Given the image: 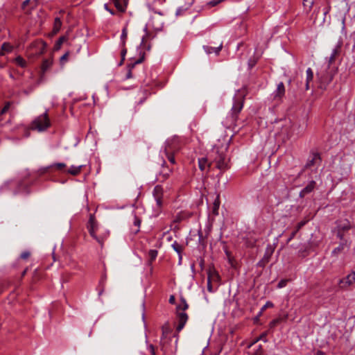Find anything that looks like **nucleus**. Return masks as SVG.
<instances>
[{
  "mask_svg": "<svg viewBox=\"0 0 355 355\" xmlns=\"http://www.w3.org/2000/svg\"><path fill=\"white\" fill-rule=\"evenodd\" d=\"M314 3V0H303V5L305 8L310 10Z\"/></svg>",
  "mask_w": 355,
  "mask_h": 355,
  "instance_id": "nucleus-40",
  "label": "nucleus"
},
{
  "mask_svg": "<svg viewBox=\"0 0 355 355\" xmlns=\"http://www.w3.org/2000/svg\"><path fill=\"white\" fill-rule=\"evenodd\" d=\"M148 350L151 355H156L154 346L153 345H150L148 346Z\"/></svg>",
  "mask_w": 355,
  "mask_h": 355,
  "instance_id": "nucleus-56",
  "label": "nucleus"
},
{
  "mask_svg": "<svg viewBox=\"0 0 355 355\" xmlns=\"http://www.w3.org/2000/svg\"><path fill=\"white\" fill-rule=\"evenodd\" d=\"M269 258H270V255L268 254H265L264 259L266 260V261H268Z\"/></svg>",
  "mask_w": 355,
  "mask_h": 355,
  "instance_id": "nucleus-64",
  "label": "nucleus"
},
{
  "mask_svg": "<svg viewBox=\"0 0 355 355\" xmlns=\"http://www.w3.org/2000/svg\"><path fill=\"white\" fill-rule=\"evenodd\" d=\"M37 178V175L31 174L21 181H6L0 187V193L11 191L13 196L28 195L32 192L31 187L36 186Z\"/></svg>",
  "mask_w": 355,
  "mask_h": 355,
  "instance_id": "nucleus-1",
  "label": "nucleus"
},
{
  "mask_svg": "<svg viewBox=\"0 0 355 355\" xmlns=\"http://www.w3.org/2000/svg\"><path fill=\"white\" fill-rule=\"evenodd\" d=\"M157 256V251L156 250H150L148 252V257L150 261H153Z\"/></svg>",
  "mask_w": 355,
  "mask_h": 355,
  "instance_id": "nucleus-41",
  "label": "nucleus"
},
{
  "mask_svg": "<svg viewBox=\"0 0 355 355\" xmlns=\"http://www.w3.org/2000/svg\"><path fill=\"white\" fill-rule=\"evenodd\" d=\"M9 107H10V103H8L1 110V114H4L6 113L8 110H9Z\"/></svg>",
  "mask_w": 355,
  "mask_h": 355,
  "instance_id": "nucleus-57",
  "label": "nucleus"
},
{
  "mask_svg": "<svg viewBox=\"0 0 355 355\" xmlns=\"http://www.w3.org/2000/svg\"><path fill=\"white\" fill-rule=\"evenodd\" d=\"M207 289L209 292H213L211 282L209 276L208 277V280H207Z\"/></svg>",
  "mask_w": 355,
  "mask_h": 355,
  "instance_id": "nucleus-55",
  "label": "nucleus"
},
{
  "mask_svg": "<svg viewBox=\"0 0 355 355\" xmlns=\"http://www.w3.org/2000/svg\"><path fill=\"white\" fill-rule=\"evenodd\" d=\"M355 282V271L352 270L345 278L340 279L338 281V286L340 289H346Z\"/></svg>",
  "mask_w": 355,
  "mask_h": 355,
  "instance_id": "nucleus-11",
  "label": "nucleus"
},
{
  "mask_svg": "<svg viewBox=\"0 0 355 355\" xmlns=\"http://www.w3.org/2000/svg\"><path fill=\"white\" fill-rule=\"evenodd\" d=\"M280 322V319H274L269 323V327L270 329L274 328L279 322Z\"/></svg>",
  "mask_w": 355,
  "mask_h": 355,
  "instance_id": "nucleus-45",
  "label": "nucleus"
},
{
  "mask_svg": "<svg viewBox=\"0 0 355 355\" xmlns=\"http://www.w3.org/2000/svg\"><path fill=\"white\" fill-rule=\"evenodd\" d=\"M293 128L294 127L292 126L290 130L287 132V135H286V137L288 139L292 138L293 136H294V133H293Z\"/></svg>",
  "mask_w": 355,
  "mask_h": 355,
  "instance_id": "nucleus-50",
  "label": "nucleus"
},
{
  "mask_svg": "<svg viewBox=\"0 0 355 355\" xmlns=\"http://www.w3.org/2000/svg\"><path fill=\"white\" fill-rule=\"evenodd\" d=\"M223 48V44L221 43L217 47H213L208 45H204L203 49L206 52L207 54H211V53H215V55H218L221 49Z\"/></svg>",
  "mask_w": 355,
  "mask_h": 355,
  "instance_id": "nucleus-20",
  "label": "nucleus"
},
{
  "mask_svg": "<svg viewBox=\"0 0 355 355\" xmlns=\"http://www.w3.org/2000/svg\"><path fill=\"white\" fill-rule=\"evenodd\" d=\"M310 83L311 82H306V83H305V89L307 91L310 89Z\"/></svg>",
  "mask_w": 355,
  "mask_h": 355,
  "instance_id": "nucleus-62",
  "label": "nucleus"
},
{
  "mask_svg": "<svg viewBox=\"0 0 355 355\" xmlns=\"http://www.w3.org/2000/svg\"><path fill=\"white\" fill-rule=\"evenodd\" d=\"M306 82H311L313 78V72L311 68H308L306 71Z\"/></svg>",
  "mask_w": 355,
  "mask_h": 355,
  "instance_id": "nucleus-38",
  "label": "nucleus"
},
{
  "mask_svg": "<svg viewBox=\"0 0 355 355\" xmlns=\"http://www.w3.org/2000/svg\"><path fill=\"white\" fill-rule=\"evenodd\" d=\"M341 3L343 5V15L341 17V23H342V29L344 30L345 28V20H346V15L349 13L350 10V6L349 4V0H340Z\"/></svg>",
  "mask_w": 355,
  "mask_h": 355,
  "instance_id": "nucleus-16",
  "label": "nucleus"
},
{
  "mask_svg": "<svg viewBox=\"0 0 355 355\" xmlns=\"http://www.w3.org/2000/svg\"><path fill=\"white\" fill-rule=\"evenodd\" d=\"M52 61L48 59H45L43 60L42 64V71L43 73H45L51 66Z\"/></svg>",
  "mask_w": 355,
  "mask_h": 355,
  "instance_id": "nucleus-32",
  "label": "nucleus"
},
{
  "mask_svg": "<svg viewBox=\"0 0 355 355\" xmlns=\"http://www.w3.org/2000/svg\"><path fill=\"white\" fill-rule=\"evenodd\" d=\"M347 243V241H341L339 245L332 250L331 255L337 256L338 254H339L344 250Z\"/></svg>",
  "mask_w": 355,
  "mask_h": 355,
  "instance_id": "nucleus-25",
  "label": "nucleus"
},
{
  "mask_svg": "<svg viewBox=\"0 0 355 355\" xmlns=\"http://www.w3.org/2000/svg\"><path fill=\"white\" fill-rule=\"evenodd\" d=\"M118 11L123 12L125 11L128 0H110Z\"/></svg>",
  "mask_w": 355,
  "mask_h": 355,
  "instance_id": "nucleus-17",
  "label": "nucleus"
},
{
  "mask_svg": "<svg viewBox=\"0 0 355 355\" xmlns=\"http://www.w3.org/2000/svg\"><path fill=\"white\" fill-rule=\"evenodd\" d=\"M170 304H173L175 302V298L173 295H171L168 300Z\"/></svg>",
  "mask_w": 355,
  "mask_h": 355,
  "instance_id": "nucleus-59",
  "label": "nucleus"
},
{
  "mask_svg": "<svg viewBox=\"0 0 355 355\" xmlns=\"http://www.w3.org/2000/svg\"><path fill=\"white\" fill-rule=\"evenodd\" d=\"M15 63L21 67V68H25L26 66H27V62L21 56H17L15 59Z\"/></svg>",
  "mask_w": 355,
  "mask_h": 355,
  "instance_id": "nucleus-31",
  "label": "nucleus"
},
{
  "mask_svg": "<svg viewBox=\"0 0 355 355\" xmlns=\"http://www.w3.org/2000/svg\"><path fill=\"white\" fill-rule=\"evenodd\" d=\"M243 102L244 99L242 97L234 98L232 107L223 121V125L225 128H230L236 125L239 114L243 107Z\"/></svg>",
  "mask_w": 355,
  "mask_h": 355,
  "instance_id": "nucleus-2",
  "label": "nucleus"
},
{
  "mask_svg": "<svg viewBox=\"0 0 355 355\" xmlns=\"http://www.w3.org/2000/svg\"><path fill=\"white\" fill-rule=\"evenodd\" d=\"M69 52H67L66 53H64L61 58H60V63L62 64H64L67 60H68V57H69Z\"/></svg>",
  "mask_w": 355,
  "mask_h": 355,
  "instance_id": "nucleus-46",
  "label": "nucleus"
},
{
  "mask_svg": "<svg viewBox=\"0 0 355 355\" xmlns=\"http://www.w3.org/2000/svg\"><path fill=\"white\" fill-rule=\"evenodd\" d=\"M189 308V305L184 298H181V303L177 306V317L178 320V325L176 327V331L179 333L184 327L187 320L188 315L184 312H180V311H184Z\"/></svg>",
  "mask_w": 355,
  "mask_h": 355,
  "instance_id": "nucleus-4",
  "label": "nucleus"
},
{
  "mask_svg": "<svg viewBox=\"0 0 355 355\" xmlns=\"http://www.w3.org/2000/svg\"><path fill=\"white\" fill-rule=\"evenodd\" d=\"M315 355H324V352H323L322 351H318L315 354Z\"/></svg>",
  "mask_w": 355,
  "mask_h": 355,
  "instance_id": "nucleus-63",
  "label": "nucleus"
},
{
  "mask_svg": "<svg viewBox=\"0 0 355 355\" xmlns=\"http://www.w3.org/2000/svg\"><path fill=\"white\" fill-rule=\"evenodd\" d=\"M266 336H267V332L265 331L263 333H262L259 337H257L256 339H254L249 345H248V348H251L254 345H255V344L259 341V340H262L263 341L264 343H267L268 342V339L266 338Z\"/></svg>",
  "mask_w": 355,
  "mask_h": 355,
  "instance_id": "nucleus-28",
  "label": "nucleus"
},
{
  "mask_svg": "<svg viewBox=\"0 0 355 355\" xmlns=\"http://www.w3.org/2000/svg\"><path fill=\"white\" fill-rule=\"evenodd\" d=\"M198 166L200 169L203 171L205 170L207 166V158H201L198 159Z\"/></svg>",
  "mask_w": 355,
  "mask_h": 355,
  "instance_id": "nucleus-37",
  "label": "nucleus"
},
{
  "mask_svg": "<svg viewBox=\"0 0 355 355\" xmlns=\"http://www.w3.org/2000/svg\"><path fill=\"white\" fill-rule=\"evenodd\" d=\"M144 31L145 32V35L141 38V42L140 44V48L144 49L146 48V43L148 39L152 38L151 34L148 32V26H145L144 28Z\"/></svg>",
  "mask_w": 355,
  "mask_h": 355,
  "instance_id": "nucleus-24",
  "label": "nucleus"
},
{
  "mask_svg": "<svg viewBox=\"0 0 355 355\" xmlns=\"http://www.w3.org/2000/svg\"><path fill=\"white\" fill-rule=\"evenodd\" d=\"M191 5L192 3H189L184 6L178 7L175 11V16L180 17L184 15L186 13V12L190 8Z\"/></svg>",
  "mask_w": 355,
  "mask_h": 355,
  "instance_id": "nucleus-21",
  "label": "nucleus"
},
{
  "mask_svg": "<svg viewBox=\"0 0 355 355\" xmlns=\"http://www.w3.org/2000/svg\"><path fill=\"white\" fill-rule=\"evenodd\" d=\"M29 2H30V0H25L22 3V8L24 9L26 8V6H27L28 5Z\"/></svg>",
  "mask_w": 355,
  "mask_h": 355,
  "instance_id": "nucleus-61",
  "label": "nucleus"
},
{
  "mask_svg": "<svg viewBox=\"0 0 355 355\" xmlns=\"http://www.w3.org/2000/svg\"><path fill=\"white\" fill-rule=\"evenodd\" d=\"M106 280H107V275H106V274H103L101 276V279L99 281L98 286V291H98V295H102V293L104 291Z\"/></svg>",
  "mask_w": 355,
  "mask_h": 355,
  "instance_id": "nucleus-27",
  "label": "nucleus"
},
{
  "mask_svg": "<svg viewBox=\"0 0 355 355\" xmlns=\"http://www.w3.org/2000/svg\"><path fill=\"white\" fill-rule=\"evenodd\" d=\"M288 279H281V280L279 282V283H278V284H277V287L278 288H282L285 287V286L287 285V283H288Z\"/></svg>",
  "mask_w": 355,
  "mask_h": 355,
  "instance_id": "nucleus-42",
  "label": "nucleus"
},
{
  "mask_svg": "<svg viewBox=\"0 0 355 355\" xmlns=\"http://www.w3.org/2000/svg\"><path fill=\"white\" fill-rule=\"evenodd\" d=\"M248 355H264V349L261 345H255L249 352Z\"/></svg>",
  "mask_w": 355,
  "mask_h": 355,
  "instance_id": "nucleus-22",
  "label": "nucleus"
},
{
  "mask_svg": "<svg viewBox=\"0 0 355 355\" xmlns=\"http://www.w3.org/2000/svg\"><path fill=\"white\" fill-rule=\"evenodd\" d=\"M46 48V44L43 40H36L33 42L30 46V53L32 55L40 56L42 55Z\"/></svg>",
  "mask_w": 355,
  "mask_h": 355,
  "instance_id": "nucleus-8",
  "label": "nucleus"
},
{
  "mask_svg": "<svg viewBox=\"0 0 355 355\" xmlns=\"http://www.w3.org/2000/svg\"><path fill=\"white\" fill-rule=\"evenodd\" d=\"M178 140L177 138H173V139L168 140L166 142L164 152L169 162L171 164H174L175 163V161L174 156L171 153V152L177 150L175 146L178 144Z\"/></svg>",
  "mask_w": 355,
  "mask_h": 355,
  "instance_id": "nucleus-9",
  "label": "nucleus"
},
{
  "mask_svg": "<svg viewBox=\"0 0 355 355\" xmlns=\"http://www.w3.org/2000/svg\"><path fill=\"white\" fill-rule=\"evenodd\" d=\"M331 1L330 0L327 1V4H328L329 6H328V8L326 9V10L324 12V15H326L329 12V10H330V4H331Z\"/></svg>",
  "mask_w": 355,
  "mask_h": 355,
  "instance_id": "nucleus-58",
  "label": "nucleus"
},
{
  "mask_svg": "<svg viewBox=\"0 0 355 355\" xmlns=\"http://www.w3.org/2000/svg\"><path fill=\"white\" fill-rule=\"evenodd\" d=\"M172 172V169L166 164L165 161H163L162 164V169L157 176V180L160 182L165 181L170 175Z\"/></svg>",
  "mask_w": 355,
  "mask_h": 355,
  "instance_id": "nucleus-15",
  "label": "nucleus"
},
{
  "mask_svg": "<svg viewBox=\"0 0 355 355\" xmlns=\"http://www.w3.org/2000/svg\"><path fill=\"white\" fill-rule=\"evenodd\" d=\"M285 86L282 82H280L277 85L276 89L272 93L271 97L273 101L279 103L282 102V98L285 95Z\"/></svg>",
  "mask_w": 355,
  "mask_h": 355,
  "instance_id": "nucleus-13",
  "label": "nucleus"
},
{
  "mask_svg": "<svg viewBox=\"0 0 355 355\" xmlns=\"http://www.w3.org/2000/svg\"><path fill=\"white\" fill-rule=\"evenodd\" d=\"M66 166H67L64 163H55L51 166L39 169L37 172L32 174L33 175L37 176V181H36V185H38L40 184V181L42 180V176L43 175H44L45 173H49L51 168L55 167L56 169H58L59 171H62L63 169H64L66 168Z\"/></svg>",
  "mask_w": 355,
  "mask_h": 355,
  "instance_id": "nucleus-7",
  "label": "nucleus"
},
{
  "mask_svg": "<svg viewBox=\"0 0 355 355\" xmlns=\"http://www.w3.org/2000/svg\"><path fill=\"white\" fill-rule=\"evenodd\" d=\"M83 167V165H80L78 166L72 165L67 171V173L69 174H71L72 175H77L80 173Z\"/></svg>",
  "mask_w": 355,
  "mask_h": 355,
  "instance_id": "nucleus-26",
  "label": "nucleus"
},
{
  "mask_svg": "<svg viewBox=\"0 0 355 355\" xmlns=\"http://www.w3.org/2000/svg\"><path fill=\"white\" fill-rule=\"evenodd\" d=\"M134 225L138 227H139L140 226V224H141V220L139 218H138L137 216H135V219H134V222H133Z\"/></svg>",
  "mask_w": 355,
  "mask_h": 355,
  "instance_id": "nucleus-53",
  "label": "nucleus"
},
{
  "mask_svg": "<svg viewBox=\"0 0 355 355\" xmlns=\"http://www.w3.org/2000/svg\"><path fill=\"white\" fill-rule=\"evenodd\" d=\"M1 48H2V50L6 51H10L11 49H12V47L8 44H6V43H3Z\"/></svg>",
  "mask_w": 355,
  "mask_h": 355,
  "instance_id": "nucleus-51",
  "label": "nucleus"
},
{
  "mask_svg": "<svg viewBox=\"0 0 355 355\" xmlns=\"http://www.w3.org/2000/svg\"><path fill=\"white\" fill-rule=\"evenodd\" d=\"M340 46L339 45H337L331 52V55H334V58H336L340 53Z\"/></svg>",
  "mask_w": 355,
  "mask_h": 355,
  "instance_id": "nucleus-44",
  "label": "nucleus"
},
{
  "mask_svg": "<svg viewBox=\"0 0 355 355\" xmlns=\"http://www.w3.org/2000/svg\"><path fill=\"white\" fill-rule=\"evenodd\" d=\"M109 234L110 232L107 230H105L99 233L98 234H96L95 236H93L92 238L94 239L102 247L103 245L105 240H106L109 236Z\"/></svg>",
  "mask_w": 355,
  "mask_h": 355,
  "instance_id": "nucleus-19",
  "label": "nucleus"
},
{
  "mask_svg": "<svg viewBox=\"0 0 355 355\" xmlns=\"http://www.w3.org/2000/svg\"><path fill=\"white\" fill-rule=\"evenodd\" d=\"M104 8L105 10H106L107 11H108L112 15H114L116 14V12H114V10L113 9H111L108 4L107 3H105L104 4Z\"/></svg>",
  "mask_w": 355,
  "mask_h": 355,
  "instance_id": "nucleus-49",
  "label": "nucleus"
},
{
  "mask_svg": "<svg viewBox=\"0 0 355 355\" xmlns=\"http://www.w3.org/2000/svg\"><path fill=\"white\" fill-rule=\"evenodd\" d=\"M257 63V60L253 58V59H250L249 61H248V65H249V67L251 69Z\"/></svg>",
  "mask_w": 355,
  "mask_h": 355,
  "instance_id": "nucleus-52",
  "label": "nucleus"
},
{
  "mask_svg": "<svg viewBox=\"0 0 355 355\" xmlns=\"http://www.w3.org/2000/svg\"><path fill=\"white\" fill-rule=\"evenodd\" d=\"M321 162L322 159L320 157V155L318 153L313 152L309 157L304 167L306 168H309L311 167L318 168V167L320 166Z\"/></svg>",
  "mask_w": 355,
  "mask_h": 355,
  "instance_id": "nucleus-12",
  "label": "nucleus"
},
{
  "mask_svg": "<svg viewBox=\"0 0 355 355\" xmlns=\"http://www.w3.org/2000/svg\"><path fill=\"white\" fill-rule=\"evenodd\" d=\"M144 56L143 55L141 58H139V59H137L135 62L128 64V73L126 74V78H132V72H131L132 68H133L135 66V64H139V63L142 62V61L144 60Z\"/></svg>",
  "mask_w": 355,
  "mask_h": 355,
  "instance_id": "nucleus-23",
  "label": "nucleus"
},
{
  "mask_svg": "<svg viewBox=\"0 0 355 355\" xmlns=\"http://www.w3.org/2000/svg\"><path fill=\"white\" fill-rule=\"evenodd\" d=\"M87 228L92 237L94 236L98 230V225L93 214L89 215V218L87 224Z\"/></svg>",
  "mask_w": 355,
  "mask_h": 355,
  "instance_id": "nucleus-14",
  "label": "nucleus"
},
{
  "mask_svg": "<svg viewBox=\"0 0 355 355\" xmlns=\"http://www.w3.org/2000/svg\"><path fill=\"white\" fill-rule=\"evenodd\" d=\"M30 255L31 253L28 251H24L21 254L20 258L22 259H26L30 257Z\"/></svg>",
  "mask_w": 355,
  "mask_h": 355,
  "instance_id": "nucleus-48",
  "label": "nucleus"
},
{
  "mask_svg": "<svg viewBox=\"0 0 355 355\" xmlns=\"http://www.w3.org/2000/svg\"><path fill=\"white\" fill-rule=\"evenodd\" d=\"M298 231H297V230L295 229V231H293L290 236V238L288 239V241H290L291 239H293V237L295 236V234H297Z\"/></svg>",
  "mask_w": 355,
  "mask_h": 355,
  "instance_id": "nucleus-60",
  "label": "nucleus"
},
{
  "mask_svg": "<svg viewBox=\"0 0 355 355\" xmlns=\"http://www.w3.org/2000/svg\"><path fill=\"white\" fill-rule=\"evenodd\" d=\"M352 228V225L347 219L340 220L336 221V227L334 232L336 233V236L340 241H347L345 239V232Z\"/></svg>",
  "mask_w": 355,
  "mask_h": 355,
  "instance_id": "nucleus-6",
  "label": "nucleus"
},
{
  "mask_svg": "<svg viewBox=\"0 0 355 355\" xmlns=\"http://www.w3.org/2000/svg\"><path fill=\"white\" fill-rule=\"evenodd\" d=\"M128 37V28L127 26H125L122 29L121 35V42L120 46H125V42Z\"/></svg>",
  "mask_w": 355,
  "mask_h": 355,
  "instance_id": "nucleus-30",
  "label": "nucleus"
},
{
  "mask_svg": "<svg viewBox=\"0 0 355 355\" xmlns=\"http://www.w3.org/2000/svg\"><path fill=\"white\" fill-rule=\"evenodd\" d=\"M163 194L164 190L161 185H156L154 187L153 195L156 201V207L158 210H160L163 206Z\"/></svg>",
  "mask_w": 355,
  "mask_h": 355,
  "instance_id": "nucleus-10",
  "label": "nucleus"
},
{
  "mask_svg": "<svg viewBox=\"0 0 355 355\" xmlns=\"http://www.w3.org/2000/svg\"><path fill=\"white\" fill-rule=\"evenodd\" d=\"M121 46V60L119 64V65H120V66L123 64V62L125 60V55L127 53V49L125 48V46Z\"/></svg>",
  "mask_w": 355,
  "mask_h": 355,
  "instance_id": "nucleus-39",
  "label": "nucleus"
},
{
  "mask_svg": "<svg viewBox=\"0 0 355 355\" xmlns=\"http://www.w3.org/2000/svg\"><path fill=\"white\" fill-rule=\"evenodd\" d=\"M307 220H302L300 222H299L296 226L297 231H299L301 228H302L307 223Z\"/></svg>",
  "mask_w": 355,
  "mask_h": 355,
  "instance_id": "nucleus-43",
  "label": "nucleus"
},
{
  "mask_svg": "<svg viewBox=\"0 0 355 355\" xmlns=\"http://www.w3.org/2000/svg\"><path fill=\"white\" fill-rule=\"evenodd\" d=\"M62 26V21L60 17H55L54 19L53 31L55 33H58Z\"/></svg>",
  "mask_w": 355,
  "mask_h": 355,
  "instance_id": "nucleus-33",
  "label": "nucleus"
},
{
  "mask_svg": "<svg viewBox=\"0 0 355 355\" xmlns=\"http://www.w3.org/2000/svg\"><path fill=\"white\" fill-rule=\"evenodd\" d=\"M274 306V304L272 302H270V301H268L261 309L260 311L259 312L258 315H257V318L260 317L263 312L264 311H266V309L268 308H272Z\"/></svg>",
  "mask_w": 355,
  "mask_h": 355,
  "instance_id": "nucleus-36",
  "label": "nucleus"
},
{
  "mask_svg": "<svg viewBox=\"0 0 355 355\" xmlns=\"http://www.w3.org/2000/svg\"><path fill=\"white\" fill-rule=\"evenodd\" d=\"M336 58L334 57V55H330V57L328 59V68L330 67V66L332 64V63L335 61Z\"/></svg>",
  "mask_w": 355,
  "mask_h": 355,
  "instance_id": "nucleus-54",
  "label": "nucleus"
},
{
  "mask_svg": "<svg viewBox=\"0 0 355 355\" xmlns=\"http://www.w3.org/2000/svg\"><path fill=\"white\" fill-rule=\"evenodd\" d=\"M51 125L49 118L48 116L47 110L35 118L31 125V128L33 130H37L38 132H42L46 130Z\"/></svg>",
  "mask_w": 355,
  "mask_h": 355,
  "instance_id": "nucleus-5",
  "label": "nucleus"
},
{
  "mask_svg": "<svg viewBox=\"0 0 355 355\" xmlns=\"http://www.w3.org/2000/svg\"><path fill=\"white\" fill-rule=\"evenodd\" d=\"M223 0H212L208 3V6L210 7H214L220 3Z\"/></svg>",
  "mask_w": 355,
  "mask_h": 355,
  "instance_id": "nucleus-47",
  "label": "nucleus"
},
{
  "mask_svg": "<svg viewBox=\"0 0 355 355\" xmlns=\"http://www.w3.org/2000/svg\"><path fill=\"white\" fill-rule=\"evenodd\" d=\"M316 182L311 180L309 184L300 191V196L301 198L305 197L307 194L312 192L315 187Z\"/></svg>",
  "mask_w": 355,
  "mask_h": 355,
  "instance_id": "nucleus-18",
  "label": "nucleus"
},
{
  "mask_svg": "<svg viewBox=\"0 0 355 355\" xmlns=\"http://www.w3.org/2000/svg\"><path fill=\"white\" fill-rule=\"evenodd\" d=\"M226 148L215 147L212 150L214 154V161L216 163V166L221 171H225L230 168L229 159L225 154Z\"/></svg>",
  "mask_w": 355,
  "mask_h": 355,
  "instance_id": "nucleus-3",
  "label": "nucleus"
},
{
  "mask_svg": "<svg viewBox=\"0 0 355 355\" xmlns=\"http://www.w3.org/2000/svg\"><path fill=\"white\" fill-rule=\"evenodd\" d=\"M173 249L178 254L180 261L182 259V252L183 250V247L182 245L179 244L177 241H174L173 243L171 245Z\"/></svg>",
  "mask_w": 355,
  "mask_h": 355,
  "instance_id": "nucleus-29",
  "label": "nucleus"
},
{
  "mask_svg": "<svg viewBox=\"0 0 355 355\" xmlns=\"http://www.w3.org/2000/svg\"><path fill=\"white\" fill-rule=\"evenodd\" d=\"M67 38L65 36H62V37H59V39L56 41V42L55 44L54 49L55 50L60 49L61 46L67 40Z\"/></svg>",
  "mask_w": 355,
  "mask_h": 355,
  "instance_id": "nucleus-34",
  "label": "nucleus"
},
{
  "mask_svg": "<svg viewBox=\"0 0 355 355\" xmlns=\"http://www.w3.org/2000/svg\"><path fill=\"white\" fill-rule=\"evenodd\" d=\"M162 339L165 338L166 336L171 332V329L168 325V324H166L165 325L162 326Z\"/></svg>",
  "mask_w": 355,
  "mask_h": 355,
  "instance_id": "nucleus-35",
  "label": "nucleus"
}]
</instances>
